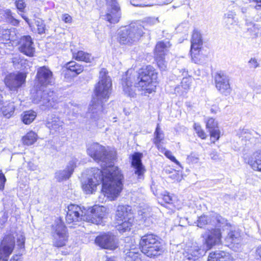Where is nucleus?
Wrapping results in <instances>:
<instances>
[{"label": "nucleus", "mask_w": 261, "mask_h": 261, "mask_svg": "<svg viewBox=\"0 0 261 261\" xmlns=\"http://www.w3.org/2000/svg\"><path fill=\"white\" fill-rule=\"evenodd\" d=\"M87 153L93 160L101 162L103 171L94 168L89 172L87 179L83 182L82 187L86 194L93 193L98 185L102 182L101 191L111 200L120 194L123 188V175L117 167L113 165L115 159L113 152H108L105 147L97 143L89 145Z\"/></svg>", "instance_id": "nucleus-1"}, {"label": "nucleus", "mask_w": 261, "mask_h": 261, "mask_svg": "<svg viewBox=\"0 0 261 261\" xmlns=\"http://www.w3.org/2000/svg\"><path fill=\"white\" fill-rule=\"evenodd\" d=\"M133 72L132 69L127 70L126 78L122 79L123 91L126 94L130 97L134 96L135 93L132 89L133 83L140 90H145L148 93L154 91L156 86L154 84L156 82L158 74L152 66L149 65L139 69L137 74V78L134 77L133 81L132 77L128 76L132 74Z\"/></svg>", "instance_id": "nucleus-2"}, {"label": "nucleus", "mask_w": 261, "mask_h": 261, "mask_svg": "<svg viewBox=\"0 0 261 261\" xmlns=\"http://www.w3.org/2000/svg\"><path fill=\"white\" fill-rule=\"evenodd\" d=\"M106 69H102L99 72V82L95 85L94 93L96 98L92 101L88 110L89 117L95 120L102 115L103 103L109 98L111 93L112 81L107 75Z\"/></svg>", "instance_id": "nucleus-3"}, {"label": "nucleus", "mask_w": 261, "mask_h": 261, "mask_svg": "<svg viewBox=\"0 0 261 261\" xmlns=\"http://www.w3.org/2000/svg\"><path fill=\"white\" fill-rule=\"evenodd\" d=\"M139 245L142 252L149 257L159 256L164 251L161 239L152 233H147L142 236Z\"/></svg>", "instance_id": "nucleus-4"}, {"label": "nucleus", "mask_w": 261, "mask_h": 261, "mask_svg": "<svg viewBox=\"0 0 261 261\" xmlns=\"http://www.w3.org/2000/svg\"><path fill=\"white\" fill-rule=\"evenodd\" d=\"M144 29V26L141 24H136L123 28L119 32V42L121 44H128L137 41L143 35Z\"/></svg>", "instance_id": "nucleus-5"}, {"label": "nucleus", "mask_w": 261, "mask_h": 261, "mask_svg": "<svg viewBox=\"0 0 261 261\" xmlns=\"http://www.w3.org/2000/svg\"><path fill=\"white\" fill-rule=\"evenodd\" d=\"M53 245L60 248L64 246L68 238L67 228L63 221L60 219H56L51 226Z\"/></svg>", "instance_id": "nucleus-6"}, {"label": "nucleus", "mask_w": 261, "mask_h": 261, "mask_svg": "<svg viewBox=\"0 0 261 261\" xmlns=\"http://www.w3.org/2000/svg\"><path fill=\"white\" fill-rule=\"evenodd\" d=\"M33 100L35 103H39L47 108L54 107L56 99L55 93L50 89L42 90L40 89L36 91Z\"/></svg>", "instance_id": "nucleus-7"}, {"label": "nucleus", "mask_w": 261, "mask_h": 261, "mask_svg": "<svg viewBox=\"0 0 261 261\" xmlns=\"http://www.w3.org/2000/svg\"><path fill=\"white\" fill-rule=\"evenodd\" d=\"M27 74L24 72L11 73L5 78V83L10 91L17 92L18 89L20 88L25 82Z\"/></svg>", "instance_id": "nucleus-8"}, {"label": "nucleus", "mask_w": 261, "mask_h": 261, "mask_svg": "<svg viewBox=\"0 0 261 261\" xmlns=\"http://www.w3.org/2000/svg\"><path fill=\"white\" fill-rule=\"evenodd\" d=\"M203 44L201 34L197 30H194L191 40L190 53L191 59L196 64L200 63V52Z\"/></svg>", "instance_id": "nucleus-9"}, {"label": "nucleus", "mask_w": 261, "mask_h": 261, "mask_svg": "<svg viewBox=\"0 0 261 261\" xmlns=\"http://www.w3.org/2000/svg\"><path fill=\"white\" fill-rule=\"evenodd\" d=\"M86 208L81 207L77 205L71 204L68 206V211L66 217V220L68 224H76L82 220L84 221Z\"/></svg>", "instance_id": "nucleus-10"}, {"label": "nucleus", "mask_w": 261, "mask_h": 261, "mask_svg": "<svg viewBox=\"0 0 261 261\" xmlns=\"http://www.w3.org/2000/svg\"><path fill=\"white\" fill-rule=\"evenodd\" d=\"M84 221L93 223L100 224L102 219L106 216V208L103 206L95 205L85 210Z\"/></svg>", "instance_id": "nucleus-11"}, {"label": "nucleus", "mask_w": 261, "mask_h": 261, "mask_svg": "<svg viewBox=\"0 0 261 261\" xmlns=\"http://www.w3.org/2000/svg\"><path fill=\"white\" fill-rule=\"evenodd\" d=\"M107 2V11L105 19L111 23H116L121 17L120 8L116 0H105Z\"/></svg>", "instance_id": "nucleus-12"}, {"label": "nucleus", "mask_w": 261, "mask_h": 261, "mask_svg": "<svg viewBox=\"0 0 261 261\" xmlns=\"http://www.w3.org/2000/svg\"><path fill=\"white\" fill-rule=\"evenodd\" d=\"M15 244L14 237L7 236L4 238L0 246V260L8 261Z\"/></svg>", "instance_id": "nucleus-13"}, {"label": "nucleus", "mask_w": 261, "mask_h": 261, "mask_svg": "<svg viewBox=\"0 0 261 261\" xmlns=\"http://www.w3.org/2000/svg\"><path fill=\"white\" fill-rule=\"evenodd\" d=\"M36 79L38 84L41 86L46 87L54 83V78L52 71L46 66H42L37 70Z\"/></svg>", "instance_id": "nucleus-14"}, {"label": "nucleus", "mask_w": 261, "mask_h": 261, "mask_svg": "<svg viewBox=\"0 0 261 261\" xmlns=\"http://www.w3.org/2000/svg\"><path fill=\"white\" fill-rule=\"evenodd\" d=\"M221 233L219 229H212L210 230L206 238L204 239L203 244L200 246L206 252L213 246L219 244L221 242Z\"/></svg>", "instance_id": "nucleus-15"}, {"label": "nucleus", "mask_w": 261, "mask_h": 261, "mask_svg": "<svg viewBox=\"0 0 261 261\" xmlns=\"http://www.w3.org/2000/svg\"><path fill=\"white\" fill-rule=\"evenodd\" d=\"M228 76L222 72L217 73L215 76L216 87L223 95L227 96L231 92Z\"/></svg>", "instance_id": "nucleus-16"}, {"label": "nucleus", "mask_w": 261, "mask_h": 261, "mask_svg": "<svg viewBox=\"0 0 261 261\" xmlns=\"http://www.w3.org/2000/svg\"><path fill=\"white\" fill-rule=\"evenodd\" d=\"M95 241L97 245L104 249L114 250L118 247L115 238L111 233L98 236Z\"/></svg>", "instance_id": "nucleus-17"}, {"label": "nucleus", "mask_w": 261, "mask_h": 261, "mask_svg": "<svg viewBox=\"0 0 261 261\" xmlns=\"http://www.w3.org/2000/svg\"><path fill=\"white\" fill-rule=\"evenodd\" d=\"M34 43L30 36L22 37L19 42V50L23 54L32 57L35 53Z\"/></svg>", "instance_id": "nucleus-18"}, {"label": "nucleus", "mask_w": 261, "mask_h": 261, "mask_svg": "<svg viewBox=\"0 0 261 261\" xmlns=\"http://www.w3.org/2000/svg\"><path fill=\"white\" fill-rule=\"evenodd\" d=\"M206 252L201 246L194 245L183 253L184 261H194Z\"/></svg>", "instance_id": "nucleus-19"}, {"label": "nucleus", "mask_w": 261, "mask_h": 261, "mask_svg": "<svg viewBox=\"0 0 261 261\" xmlns=\"http://www.w3.org/2000/svg\"><path fill=\"white\" fill-rule=\"evenodd\" d=\"M77 160L75 158H72L70 161L65 170L58 171L56 173V177L59 180L61 181L69 178L72 174L74 168L76 166Z\"/></svg>", "instance_id": "nucleus-20"}, {"label": "nucleus", "mask_w": 261, "mask_h": 261, "mask_svg": "<svg viewBox=\"0 0 261 261\" xmlns=\"http://www.w3.org/2000/svg\"><path fill=\"white\" fill-rule=\"evenodd\" d=\"M247 163L254 170L261 172V149L251 154L247 159Z\"/></svg>", "instance_id": "nucleus-21"}, {"label": "nucleus", "mask_w": 261, "mask_h": 261, "mask_svg": "<svg viewBox=\"0 0 261 261\" xmlns=\"http://www.w3.org/2000/svg\"><path fill=\"white\" fill-rule=\"evenodd\" d=\"M142 157V154L139 152L134 153L132 156V164L135 168V174L139 176L143 175L145 171L144 167L141 162Z\"/></svg>", "instance_id": "nucleus-22"}, {"label": "nucleus", "mask_w": 261, "mask_h": 261, "mask_svg": "<svg viewBox=\"0 0 261 261\" xmlns=\"http://www.w3.org/2000/svg\"><path fill=\"white\" fill-rule=\"evenodd\" d=\"M129 217H134L130 206L118 205L116 211L115 220H121V219H125Z\"/></svg>", "instance_id": "nucleus-23"}, {"label": "nucleus", "mask_w": 261, "mask_h": 261, "mask_svg": "<svg viewBox=\"0 0 261 261\" xmlns=\"http://www.w3.org/2000/svg\"><path fill=\"white\" fill-rule=\"evenodd\" d=\"M207 261H233V258L229 253L218 250L210 253Z\"/></svg>", "instance_id": "nucleus-24"}, {"label": "nucleus", "mask_w": 261, "mask_h": 261, "mask_svg": "<svg viewBox=\"0 0 261 261\" xmlns=\"http://www.w3.org/2000/svg\"><path fill=\"white\" fill-rule=\"evenodd\" d=\"M134 222V217L116 220V229L121 233L130 230Z\"/></svg>", "instance_id": "nucleus-25"}, {"label": "nucleus", "mask_w": 261, "mask_h": 261, "mask_svg": "<svg viewBox=\"0 0 261 261\" xmlns=\"http://www.w3.org/2000/svg\"><path fill=\"white\" fill-rule=\"evenodd\" d=\"M63 123L58 117L52 115L47 119L46 125L49 129L57 132L62 128Z\"/></svg>", "instance_id": "nucleus-26"}, {"label": "nucleus", "mask_w": 261, "mask_h": 261, "mask_svg": "<svg viewBox=\"0 0 261 261\" xmlns=\"http://www.w3.org/2000/svg\"><path fill=\"white\" fill-rule=\"evenodd\" d=\"M15 108L13 102H5L2 107L0 106V111L4 117L9 118L13 115Z\"/></svg>", "instance_id": "nucleus-27"}, {"label": "nucleus", "mask_w": 261, "mask_h": 261, "mask_svg": "<svg viewBox=\"0 0 261 261\" xmlns=\"http://www.w3.org/2000/svg\"><path fill=\"white\" fill-rule=\"evenodd\" d=\"M171 44L168 41H161L157 43L154 49L155 56H164Z\"/></svg>", "instance_id": "nucleus-28"}, {"label": "nucleus", "mask_w": 261, "mask_h": 261, "mask_svg": "<svg viewBox=\"0 0 261 261\" xmlns=\"http://www.w3.org/2000/svg\"><path fill=\"white\" fill-rule=\"evenodd\" d=\"M22 121L25 124L32 123L36 117V113L33 111L24 112L22 114Z\"/></svg>", "instance_id": "nucleus-29"}, {"label": "nucleus", "mask_w": 261, "mask_h": 261, "mask_svg": "<svg viewBox=\"0 0 261 261\" xmlns=\"http://www.w3.org/2000/svg\"><path fill=\"white\" fill-rule=\"evenodd\" d=\"M66 68L68 70L74 72L75 75L81 73L84 70L82 66L74 61L68 62L66 64Z\"/></svg>", "instance_id": "nucleus-30"}, {"label": "nucleus", "mask_w": 261, "mask_h": 261, "mask_svg": "<svg viewBox=\"0 0 261 261\" xmlns=\"http://www.w3.org/2000/svg\"><path fill=\"white\" fill-rule=\"evenodd\" d=\"M37 139V135L32 131L29 132L22 138L23 144L27 145H32L36 141Z\"/></svg>", "instance_id": "nucleus-31"}, {"label": "nucleus", "mask_w": 261, "mask_h": 261, "mask_svg": "<svg viewBox=\"0 0 261 261\" xmlns=\"http://www.w3.org/2000/svg\"><path fill=\"white\" fill-rule=\"evenodd\" d=\"M73 57L79 61H82L86 62H90L91 55L83 51H79L76 53L73 54Z\"/></svg>", "instance_id": "nucleus-32"}, {"label": "nucleus", "mask_w": 261, "mask_h": 261, "mask_svg": "<svg viewBox=\"0 0 261 261\" xmlns=\"http://www.w3.org/2000/svg\"><path fill=\"white\" fill-rule=\"evenodd\" d=\"M154 138L153 142L154 144H157L158 142H161L164 139V134L161 130L159 124H158L155 130L154 133Z\"/></svg>", "instance_id": "nucleus-33"}, {"label": "nucleus", "mask_w": 261, "mask_h": 261, "mask_svg": "<svg viewBox=\"0 0 261 261\" xmlns=\"http://www.w3.org/2000/svg\"><path fill=\"white\" fill-rule=\"evenodd\" d=\"M125 261H141L138 252L129 250L126 253Z\"/></svg>", "instance_id": "nucleus-34"}, {"label": "nucleus", "mask_w": 261, "mask_h": 261, "mask_svg": "<svg viewBox=\"0 0 261 261\" xmlns=\"http://www.w3.org/2000/svg\"><path fill=\"white\" fill-rule=\"evenodd\" d=\"M225 241L228 243H238L239 241V235L235 231H230L226 237Z\"/></svg>", "instance_id": "nucleus-35"}, {"label": "nucleus", "mask_w": 261, "mask_h": 261, "mask_svg": "<svg viewBox=\"0 0 261 261\" xmlns=\"http://www.w3.org/2000/svg\"><path fill=\"white\" fill-rule=\"evenodd\" d=\"M213 217L214 221H216V225L218 227H223L228 224L227 220L218 214H215Z\"/></svg>", "instance_id": "nucleus-36"}, {"label": "nucleus", "mask_w": 261, "mask_h": 261, "mask_svg": "<svg viewBox=\"0 0 261 261\" xmlns=\"http://www.w3.org/2000/svg\"><path fill=\"white\" fill-rule=\"evenodd\" d=\"M0 38L2 41L13 40V39L11 37L10 30L8 29L0 31Z\"/></svg>", "instance_id": "nucleus-37"}, {"label": "nucleus", "mask_w": 261, "mask_h": 261, "mask_svg": "<svg viewBox=\"0 0 261 261\" xmlns=\"http://www.w3.org/2000/svg\"><path fill=\"white\" fill-rule=\"evenodd\" d=\"M164 56H155L157 64L159 68L162 70H165L167 67L166 63L164 60Z\"/></svg>", "instance_id": "nucleus-38"}, {"label": "nucleus", "mask_w": 261, "mask_h": 261, "mask_svg": "<svg viewBox=\"0 0 261 261\" xmlns=\"http://www.w3.org/2000/svg\"><path fill=\"white\" fill-rule=\"evenodd\" d=\"M35 24L37 27L38 32L39 34H42L45 32V25L44 21L40 18L35 20Z\"/></svg>", "instance_id": "nucleus-39"}, {"label": "nucleus", "mask_w": 261, "mask_h": 261, "mask_svg": "<svg viewBox=\"0 0 261 261\" xmlns=\"http://www.w3.org/2000/svg\"><path fill=\"white\" fill-rule=\"evenodd\" d=\"M206 126L208 130H211L213 129H215L218 127V123L213 118H210L206 121Z\"/></svg>", "instance_id": "nucleus-40"}, {"label": "nucleus", "mask_w": 261, "mask_h": 261, "mask_svg": "<svg viewBox=\"0 0 261 261\" xmlns=\"http://www.w3.org/2000/svg\"><path fill=\"white\" fill-rule=\"evenodd\" d=\"M209 132L210 133L212 139H214V140L213 141L214 143L215 142L216 140H218L219 139L220 131L218 129V127L209 130Z\"/></svg>", "instance_id": "nucleus-41"}, {"label": "nucleus", "mask_w": 261, "mask_h": 261, "mask_svg": "<svg viewBox=\"0 0 261 261\" xmlns=\"http://www.w3.org/2000/svg\"><path fill=\"white\" fill-rule=\"evenodd\" d=\"M208 219L207 216L203 215L199 217L198 220L197 226L199 227H203L207 224Z\"/></svg>", "instance_id": "nucleus-42"}, {"label": "nucleus", "mask_w": 261, "mask_h": 261, "mask_svg": "<svg viewBox=\"0 0 261 261\" xmlns=\"http://www.w3.org/2000/svg\"><path fill=\"white\" fill-rule=\"evenodd\" d=\"M7 20L11 23L14 25H18L19 23V21L15 18H14V16L12 15V13L10 11H9L7 13Z\"/></svg>", "instance_id": "nucleus-43"}, {"label": "nucleus", "mask_w": 261, "mask_h": 261, "mask_svg": "<svg viewBox=\"0 0 261 261\" xmlns=\"http://www.w3.org/2000/svg\"><path fill=\"white\" fill-rule=\"evenodd\" d=\"M195 129L197 134L198 136L201 139H205L206 137L205 133L204 130L201 129V126L198 125H195Z\"/></svg>", "instance_id": "nucleus-44"}, {"label": "nucleus", "mask_w": 261, "mask_h": 261, "mask_svg": "<svg viewBox=\"0 0 261 261\" xmlns=\"http://www.w3.org/2000/svg\"><path fill=\"white\" fill-rule=\"evenodd\" d=\"M188 162L191 163H196L199 160V157L197 154L194 153H191L187 156V159Z\"/></svg>", "instance_id": "nucleus-45"}, {"label": "nucleus", "mask_w": 261, "mask_h": 261, "mask_svg": "<svg viewBox=\"0 0 261 261\" xmlns=\"http://www.w3.org/2000/svg\"><path fill=\"white\" fill-rule=\"evenodd\" d=\"M164 155L171 161L175 163L177 165H179V162L176 159V158L172 155V152L168 150H165L164 152Z\"/></svg>", "instance_id": "nucleus-46"}, {"label": "nucleus", "mask_w": 261, "mask_h": 261, "mask_svg": "<svg viewBox=\"0 0 261 261\" xmlns=\"http://www.w3.org/2000/svg\"><path fill=\"white\" fill-rule=\"evenodd\" d=\"M15 5L17 9L20 11H22L25 8L26 5L23 0H18L15 2Z\"/></svg>", "instance_id": "nucleus-47"}, {"label": "nucleus", "mask_w": 261, "mask_h": 261, "mask_svg": "<svg viewBox=\"0 0 261 261\" xmlns=\"http://www.w3.org/2000/svg\"><path fill=\"white\" fill-rule=\"evenodd\" d=\"M24 241L25 238L22 235H20L17 238V245L20 249H23L24 248Z\"/></svg>", "instance_id": "nucleus-48"}, {"label": "nucleus", "mask_w": 261, "mask_h": 261, "mask_svg": "<svg viewBox=\"0 0 261 261\" xmlns=\"http://www.w3.org/2000/svg\"><path fill=\"white\" fill-rule=\"evenodd\" d=\"M248 64L250 68H256L259 66V63L255 58H251L248 62Z\"/></svg>", "instance_id": "nucleus-49"}, {"label": "nucleus", "mask_w": 261, "mask_h": 261, "mask_svg": "<svg viewBox=\"0 0 261 261\" xmlns=\"http://www.w3.org/2000/svg\"><path fill=\"white\" fill-rule=\"evenodd\" d=\"M181 87L185 90H188L190 87V80L188 78H184L181 83Z\"/></svg>", "instance_id": "nucleus-50"}, {"label": "nucleus", "mask_w": 261, "mask_h": 261, "mask_svg": "<svg viewBox=\"0 0 261 261\" xmlns=\"http://www.w3.org/2000/svg\"><path fill=\"white\" fill-rule=\"evenodd\" d=\"M225 22H227L228 20H231V23H234V14L232 12H228L225 15Z\"/></svg>", "instance_id": "nucleus-51"}, {"label": "nucleus", "mask_w": 261, "mask_h": 261, "mask_svg": "<svg viewBox=\"0 0 261 261\" xmlns=\"http://www.w3.org/2000/svg\"><path fill=\"white\" fill-rule=\"evenodd\" d=\"M147 24L153 25L159 22L158 18L155 17H148L146 18V20Z\"/></svg>", "instance_id": "nucleus-52"}, {"label": "nucleus", "mask_w": 261, "mask_h": 261, "mask_svg": "<svg viewBox=\"0 0 261 261\" xmlns=\"http://www.w3.org/2000/svg\"><path fill=\"white\" fill-rule=\"evenodd\" d=\"M62 19L65 23H71L72 22V17L68 14H63L62 16Z\"/></svg>", "instance_id": "nucleus-53"}, {"label": "nucleus", "mask_w": 261, "mask_h": 261, "mask_svg": "<svg viewBox=\"0 0 261 261\" xmlns=\"http://www.w3.org/2000/svg\"><path fill=\"white\" fill-rule=\"evenodd\" d=\"M6 180L5 176L3 174H0V190L4 189Z\"/></svg>", "instance_id": "nucleus-54"}, {"label": "nucleus", "mask_w": 261, "mask_h": 261, "mask_svg": "<svg viewBox=\"0 0 261 261\" xmlns=\"http://www.w3.org/2000/svg\"><path fill=\"white\" fill-rule=\"evenodd\" d=\"M163 199L164 201L167 203H172L173 201L172 196L169 195L168 194L167 195H164Z\"/></svg>", "instance_id": "nucleus-55"}, {"label": "nucleus", "mask_w": 261, "mask_h": 261, "mask_svg": "<svg viewBox=\"0 0 261 261\" xmlns=\"http://www.w3.org/2000/svg\"><path fill=\"white\" fill-rule=\"evenodd\" d=\"M210 155L211 159L213 160L217 161L220 159L219 155L216 151H212L210 154Z\"/></svg>", "instance_id": "nucleus-56"}, {"label": "nucleus", "mask_w": 261, "mask_h": 261, "mask_svg": "<svg viewBox=\"0 0 261 261\" xmlns=\"http://www.w3.org/2000/svg\"><path fill=\"white\" fill-rule=\"evenodd\" d=\"M254 2L256 3L254 6V9L257 11H261V0H256Z\"/></svg>", "instance_id": "nucleus-57"}, {"label": "nucleus", "mask_w": 261, "mask_h": 261, "mask_svg": "<svg viewBox=\"0 0 261 261\" xmlns=\"http://www.w3.org/2000/svg\"><path fill=\"white\" fill-rule=\"evenodd\" d=\"M255 256L257 258L261 259V246L256 248L255 250Z\"/></svg>", "instance_id": "nucleus-58"}, {"label": "nucleus", "mask_w": 261, "mask_h": 261, "mask_svg": "<svg viewBox=\"0 0 261 261\" xmlns=\"http://www.w3.org/2000/svg\"><path fill=\"white\" fill-rule=\"evenodd\" d=\"M160 142H158L157 144H154L157 148L162 152L164 153L166 149L163 147L160 144Z\"/></svg>", "instance_id": "nucleus-59"}, {"label": "nucleus", "mask_w": 261, "mask_h": 261, "mask_svg": "<svg viewBox=\"0 0 261 261\" xmlns=\"http://www.w3.org/2000/svg\"><path fill=\"white\" fill-rule=\"evenodd\" d=\"M160 142H158L157 144H154L157 148L162 152L164 153L166 149L163 147L160 144Z\"/></svg>", "instance_id": "nucleus-60"}, {"label": "nucleus", "mask_w": 261, "mask_h": 261, "mask_svg": "<svg viewBox=\"0 0 261 261\" xmlns=\"http://www.w3.org/2000/svg\"><path fill=\"white\" fill-rule=\"evenodd\" d=\"M241 136H242V137L243 138H249V133H247V130H245V129H243L242 130V132H241Z\"/></svg>", "instance_id": "nucleus-61"}, {"label": "nucleus", "mask_w": 261, "mask_h": 261, "mask_svg": "<svg viewBox=\"0 0 261 261\" xmlns=\"http://www.w3.org/2000/svg\"><path fill=\"white\" fill-rule=\"evenodd\" d=\"M22 17L25 20V21L28 23V24L30 25V27H31V24L30 22V20L29 19V18L24 16H23V15H22Z\"/></svg>", "instance_id": "nucleus-62"}, {"label": "nucleus", "mask_w": 261, "mask_h": 261, "mask_svg": "<svg viewBox=\"0 0 261 261\" xmlns=\"http://www.w3.org/2000/svg\"><path fill=\"white\" fill-rule=\"evenodd\" d=\"M241 11L243 13H246L247 11V8L245 7L242 8Z\"/></svg>", "instance_id": "nucleus-63"}, {"label": "nucleus", "mask_w": 261, "mask_h": 261, "mask_svg": "<svg viewBox=\"0 0 261 261\" xmlns=\"http://www.w3.org/2000/svg\"><path fill=\"white\" fill-rule=\"evenodd\" d=\"M106 261H116L115 258L113 257L107 258Z\"/></svg>", "instance_id": "nucleus-64"}]
</instances>
